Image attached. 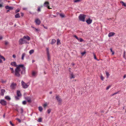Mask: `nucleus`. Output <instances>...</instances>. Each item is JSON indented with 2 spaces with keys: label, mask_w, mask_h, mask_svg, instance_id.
<instances>
[{
  "label": "nucleus",
  "mask_w": 126,
  "mask_h": 126,
  "mask_svg": "<svg viewBox=\"0 0 126 126\" xmlns=\"http://www.w3.org/2000/svg\"><path fill=\"white\" fill-rule=\"evenodd\" d=\"M25 67L23 64H20L17 66L15 70V75L18 77L20 76V72L21 74H24L25 72Z\"/></svg>",
  "instance_id": "obj_1"
},
{
  "label": "nucleus",
  "mask_w": 126,
  "mask_h": 126,
  "mask_svg": "<svg viewBox=\"0 0 126 126\" xmlns=\"http://www.w3.org/2000/svg\"><path fill=\"white\" fill-rule=\"evenodd\" d=\"M19 44L21 45L25 43L29 44L26 40L25 39H24V37L22 38L19 41Z\"/></svg>",
  "instance_id": "obj_2"
},
{
  "label": "nucleus",
  "mask_w": 126,
  "mask_h": 126,
  "mask_svg": "<svg viewBox=\"0 0 126 126\" xmlns=\"http://www.w3.org/2000/svg\"><path fill=\"white\" fill-rule=\"evenodd\" d=\"M86 16L84 14H80L79 16V19L81 21L84 22Z\"/></svg>",
  "instance_id": "obj_3"
},
{
  "label": "nucleus",
  "mask_w": 126,
  "mask_h": 126,
  "mask_svg": "<svg viewBox=\"0 0 126 126\" xmlns=\"http://www.w3.org/2000/svg\"><path fill=\"white\" fill-rule=\"evenodd\" d=\"M21 83L23 88H26L28 87V85H27L26 83H25L23 81H22Z\"/></svg>",
  "instance_id": "obj_4"
},
{
  "label": "nucleus",
  "mask_w": 126,
  "mask_h": 126,
  "mask_svg": "<svg viewBox=\"0 0 126 126\" xmlns=\"http://www.w3.org/2000/svg\"><path fill=\"white\" fill-rule=\"evenodd\" d=\"M35 22L36 24L37 25H39L41 23L40 20L38 18H37L35 19Z\"/></svg>",
  "instance_id": "obj_5"
},
{
  "label": "nucleus",
  "mask_w": 126,
  "mask_h": 126,
  "mask_svg": "<svg viewBox=\"0 0 126 126\" xmlns=\"http://www.w3.org/2000/svg\"><path fill=\"white\" fill-rule=\"evenodd\" d=\"M49 3L47 1H46L44 3V6L46 7H47V8L49 9H51V8H50L49 7Z\"/></svg>",
  "instance_id": "obj_6"
},
{
  "label": "nucleus",
  "mask_w": 126,
  "mask_h": 126,
  "mask_svg": "<svg viewBox=\"0 0 126 126\" xmlns=\"http://www.w3.org/2000/svg\"><path fill=\"white\" fill-rule=\"evenodd\" d=\"M16 83H12L10 86V87L12 89H14L16 88Z\"/></svg>",
  "instance_id": "obj_7"
},
{
  "label": "nucleus",
  "mask_w": 126,
  "mask_h": 126,
  "mask_svg": "<svg viewBox=\"0 0 126 126\" xmlns=\"http://www.w3.org/2000/svg\"><path fill=\"white\" fill-rule=\"evenodd\" d=\"M0 103L2 105H5L7 104L6 102L4 100H1L0 102Z\"/></svg>",
  "instance_id": "obj_8"
},
{
  "label": "nucleus",
  "mask_w": 126,
  "mask_h": 126,
  "mask_svg": "<svg viewBox=\"0 0 126 126\" xmlns=\"http://www.w3.org/2000/svg\"><path fill=\"white\" fill-rule=\"evenodd\" d=\"M92 20L90 18H89L86 21V22L88 24H90L92 23Z\"/></svg>",
  "instance_id": "obj_9"
},
{
  "label": "nucleus",
  "mask_w": 126,
  "mask_h": 126,
  "mask_svg": "<svg viewBox=\"0 0 126 126\" xmlns=\"http://www.w3.org/2000/svg\"><path fill=\"white\" fill-rule=\"evenodd\" d=\"M5 92V90L3 89H1V92L0 93V95L2 96H3Z\"/></svg>",
  "instance_id": "obj_10"
},
{
  "label": "nucleus",
  "mask_w": 126,
  "mask_h": 126,
  "mask_svg": "<svg viewBox=\"0 0 126 126\" xmlns=\"http://www.w3.org/2000/svg\"><path fill=\"white\" fill-rule=\"evenodd\" d=\"M56 99L58 101L59 103H61L62 101V99L60 98L58 96H56Z\"/></svg>",
  "instance_id": "obj_11"
},
{
  "label": "nucleus",
  "mask_w": 126,
  "mask_h": 126,
  "mask_svg": "<svg viewBox=\"0 0 126 126\" xmlns=\"http://www.w3.org/2000/svg\"><path fill=\"white\" fill-rule=\"evenodd\" d=\"M24 39H25L27 41H29L30 39V38L28 36H24Z\"/></svg>",
  "instance_id": "obj_12"
},
{
  "label": "nucleus",
  "mask_w": 126,
  "mask_h": 126,
  "mask_svg": "<svg viewBox=\"0 0 126 126\" xmlns=\"http://www.w3.org/2000/svg\"><path fill=\"white\" fill-rule=\"evenodd\" d=\"M115 33L113 32H110L108 34V36L109 37H111L113 36Z\"/></svg>",
  "instance_id": "obj_13"
},
{
  "label": "nucleus",
  "mask_w": 126,
  "mask_h": 126,
  "mask_svg": "<svg viewBox=\"0 0 126 126\" xmlns=\"http://www.w3.org/2000/svg\"><path fill=\"white\" fill-rule=\"evenodd\" d=\"M37 73L36 72L33 71L32 73V76L33 77H35L37 75Z\"/></svg>",
  "instance_id": "obj_14"
},
{
  "label": "nucleus",
  "mask_w": 126,
  "mask_h": 126,
  "mask_svg": "<svg viewBox=\"0 0 126 126\" xmlns=\"http://www.w3.org/2000/svg\"><path fill=\"white\" fill-rule=\"evenodd\" d=\"M11 65H12V66H15V67H17V66H18V65H17L16 62H12L11 63Z\"/></svg>",
  "instance_id": "obj_15"
},
{
  "label": "nucleus",
  "mask_w": 126,
  "mask_h": 126,
  "mask_svg": "<svg viewBox=\"0 0 126 126\" xmlns=\"http://www.w3.org/2000/svg\"><path fill=\"white\" fill-rule=\"evenodd\" d=\"M25 99L27 100V101L29 102H31V99L29 97H26L25 98Z\"/></svg>",
  "instance_id": "obj_16"
},
{
  "label": "nucleus",
  "mask_w": 126,
  "mask_h": 126,
  "mask_svg": "<svg viewBox=\"0 0 126 126\" xmlns=\"http://www.w3.org/2000/svg\"><path fill=\"white\" fill-rule=\"evenodd\" d=\"M5 8L6 9H9V10H12L13 9V8L9 6H7L5 7Z\"/></svg>",
  "instance_id": "obj_17"
},
{
  "label": "nucleus",
  "mask_w": 126,
  "mask_h": 126,
  "mask_svg": "<svg viewBox=\"0 0 126 126\" xmlns=\"http://www.w3.org/2000/svg\"><path fill=\"white\" fill-rule=\"evenodd\" d=\"M17 95L18 96L21 97V94L20 92L19 91H17Z\"/></svg>",
  "instance_id": "obj_18"
},
{
  "label": "nucleus",
  "mask_w": 126,
  "mask_h": 126,
  "mask_svg": "<svg viewBox=\"0 0 126 126\" xmlns=\"http://www.w3.org/2000/svg\"><path fill=\"white\" fill-rule=\"evenodd\" d=\"M70 76L71 79L74 78H75V76L73 73H71Z\"/></svg>",
  "instance_id": "obj_19"
},
{
  "label": "nucleus",
  "mask_w": 126,
  "mask_h": 126,
  "mask_svg": "<svg viewBox=\"0 0 126 126\" xmlns=\"http://www.w3.org/2000/svg\"><path fill=\"white\" fill-rule=\"evenodd\" d=\"M47 60L48 61H49L50 60V57L49 53L47 54Z\"/></svg>",
  "instance_id": "obj_20"
},
{
  "label": "nucleus",
  "mask_w": 126,
  "mask_h": 126,
  "mask_svg": "<svg viewBox=\"0 0 126 126\" xmlns=\"http://www.w3.org/2000/svg\"><path fill=\"white\" fill-rule=\"evenodd\" d=\"M56 42V40L54 39H52V40L51 42V44H53L54 43H55Z\"/></svg>",
  "instance_id": "obj_21"
},
{
  "label": "nucleus",
  "mask_w": 126,
  "mask_h": 126,
  "mask_svg": "<svg viewBox=\"0 0 126 126\" xmlns=\"http://www.w3.org/2000/svg\"><path fill=\"white\" fill-rule=\"evenodd\" d=\"M106 73L107 76V79L109 77L110 75V74H109V73L107 71L106 72Z\"/></svg>",
  "instance_id": "obj_22"
},
{
  "label": "nucleus",
  "mask_w": 126,
  "mask_h": 126,
  "mask_svg": "<svg viewBox=\"0 0 126 126\" xmlns=\"http://www.w3.org/2000/svg\"><path fill=\"white\" fill-rule=\"evenodd\" d=\"M26 55V54L25 53H23L22 54V56L21 59L22 60L24 59V57Z\"/></svg>",
  "instance_id": "obj_23"
},
{
  "label": "nucleus",
  "mask_w": 126,
  "mask_h": 126,
  "mask_svg": "<svg viewBox=\"0 0 126 126\" xmlns=\"http://www.w3.org/2000/svg\"><path fill=\"white\" fill-rule=\"evenodd\" d=\"M120 3L122 4V5L124 6L125 7L126 6V4L125 3H124L123 1H121L120 2Z\"/></svg>",
  "instance_id": "obj_24"
},
{
  "label": "nucleus",
  "mask_w": 126,
  "mask_h": 126,
  "mask_svg": "<svg viewBox=\"0 0 126 126\" xmlns=\"http://www.w3.org/2000/svg\"><path fill=\"white\" fill-rule=\"evenodd\" d=\"M5 98L8 100H10L11 99L10 97L8 96H6L5 97Z\"/></svg>",
  "instance_id": "obj_25"
},
{
  "label": "nucleus",
  "mask_w": 126,
  "mask_h": 126,
  "mask_svg": "<svg viewBox=\"0 0 126 126\" xmlns=\"http://www.w3.org/2000/svg\"><path fill=\"white\" fill-rule=\"evenodd\" d=\"M10 69L11 71V73H14L15 72L13 68L10 67Z\"/></svg>",
  "instance_id": "obj_26"
},
{
  "label": "nucleus",
  "mask_w": 126,
  "mask_h": 126,
  "mask_svg": "<svg viewBox=\"0 0 126 126\" xmlns=\"http://www.w3.org/2000/svg\"><path fill=\"white\" fill-rule=\"evenodd\" d=\"M20 17L19 14V13L17 14H16L15 16V17L16 18H19Z\"/></svg>",
  "instance_id": "obj_27"
},
{
  "label": "nucleus",
  "mask_w": 126,
  "mask_h": 126,
  "mask_svg": "<svg viewBox=\"0 0 126 126\" xmlns=\"http://www.w3.org/2000/svg\"><path fill=\"white\" fill-rule=\"evenodd\" d=\"M60 16L62 18L64 17L65 16L64 15V14L63 13L60 14Z\"/></svg>",
  "instance_id": "obj_28"
},
{
  "label": "nucleus",
  "mask_w": 126,
  "mask_h": 126,
  "mask_svg": "<svg viewBox=\"0 0 126 126\" xmlns=\"http://www.w3.org/2000/svg\"><path fill=\"white\" fill-rule=\"evenodd\" d=\"M34 52V50L33 49L31 50L29 52V53L30 54H32Z\"/></svg>",
  "instance_id": "obj_29"
},
{
  "label": "nucleus",
  "mask_w": 126,
  "mask_h": 126,
  "mask_svg": "<svg viewBox=\"0 0 126 126\" xmlns=\"http://www.w3.org/2000/svg\"><path fill=\"white\" fill-rule=\"evenodd\" d=\"M57 45H59L61 44V42H60V41L59 39H58L57 40Z\"/></svg>",
  "instance_id": "obj_30"
},
{
  "label": "nucleus",
  "mask_w": 126,
  "mask_h": 126,
  "mask_svg": "<svg viewBox=\"0 0 126 126\" xmlns=\"http://www.w3.org/2000/svg\"><path fill=\"white\" fill-rule=\"evenodd\" d=\"M0 58H1L3 59L4 61H5V58L3 56H2L0 54Z\"/></svg>",
  "instance_id": "obj_31"
},
{
  "label": "nucleus",
  "mask_w": 126,
  "mask_h": 126,
  "mask_svg": "<svg viewBox=\"0 0 126 126\" xmlns=\"http://www.w3.org/2000/svg\"><path fill=\"white\" fill-rule=\"evenodd\" d=\"M39 110L41 112L42 110L43 109L41 107H39Z\"/></svg>",
  "instance_id": "obj_32"
},
{
  "label": "nucleus",
  "mask_w": 126,
  "mask_h": 126,
  "mask_svg": "<svg viewBox=\"0 0 126 126\" xmlns=\"http://www.w3.org/2000/svg\"><path fill=\"white\" fill-rule=\"evenodd\" d=\"M19 97H20V96H18L17 95V96H15V98L16 100H18L19 99Z\"/></svg>",
  "instance_id": "obj_33"
},
{
  "label": "nucleus",
  "mask_w": 126,
  "mask_h": 126,
  "mask_svg": "<svg viewBox=\"0 0 126 126\" xmlns=\"http://www.w3.org/2000/svg\"><path fill=\"white\" fill-rule=\"evenodd\" d=\"M38 121L39 122H41L42 121V118H39Z\"/></svg>",
  "instance_id": "obj_34"
},
{
  "label": "nucleus",
  "mask_w": 126,
  "mask_h": 126,
  "mask_svg": "<svg viewBox=\"0 0 126 126\" xmlns=\"http://www.w3.org/2000/svg\"><path fill=\"white\" fill-rule=\"evenodd\" d=\"M123 57L124 58H125V57H126V51H124V55H123Z\"/></svg>",
  "instance_id": "obj_35"
},
{
  "label": "nucleus",
  "mask_w": 126,
  "mask_h": 126,
  "mask_svg": "<svg viewBox=\"0 0 126 126\" xmlns=\"http://www.w3.org/2000/svg\"><path fill=\"white\" fill-rule=\"evenodd\" d=\"M110 50L112 52V54L113 55L114 54V52L112 50V49L111 48H110Z\"/></svg>",
  "instance_id": "obj_36"
},
{
  "label": "nucleus",
  "mask_w": 126,
  "mask_h": 126,
  "mask_svg": "<svg viewBox=\"0 0 126 126\" xmlns=\"http://www.w3.org/2000/svg\"><path fill=\"white\" fill-rule=\"evenodd\" d=\"M100 78L101 80L103 81L104 80V77L102 76V75H101L100 77Z\"/></svg>",
  "instance_id": "obj_37"
},
{
  "label": "nucleus",
  "mask_w": 126,
  "mask_h": 126,
  "mask_svg": "<svg viewBox=\"0 0 126 126\" xmlns=\"http://www.w3.org/2000/svg\"><path fill=\"white\" fill-rule=\"evenodd\" d=\"M86 52L85 51H84L83 52L81 53V54L82 56H83L86 53Z\"/></svg>",
  "instance_id": "obj_38"
},
{
  "label": "nucleus",
  "mask_w": 126,
  "mask_h": 126,
  "mask_svg": "<svg viewBox=\"0 0 126 126\" xmlns=\"http://www.w3.org/2000/svg\"><path fill=\"white\" fill-rule=\"evenodd\" d=\"M93 55H94V58L96 60H97V58L96 57V56H95V54L94 53H93Z\"/></svg>",
  "instance_id": "obj_39"
},
{
  "label": "nucleus",
  "mask_w": 126,
  "mask_h": 126,
  "mask_svg": "<svg viewBox=\"0 0 126 126\" xmlns=\"http://www.w3.org/2000/svg\"><path fill=\"white\" fill-rule=\"evenodd\" d=\"M47 103H45L43 105V106L44 108H45L47 106Z\"/></svg>",
  "instance_id": "obj_40"
},
{
  "label": "nucleus",
  "mask_w": 126,
  "mask_h": 126,
  "mask_svg": "<svg viewBox=\"0 0 126 126\" xmlns=\"http://www.w3.org/2000/svg\"><path fill=\"white\" fill-rule=\"evenodd\" d=\"M80 0H75L74 2H78L80 1Z\"/></svg>",
  "instance_id": "obj_41"
},
{
  "label": "nucleus",
  "mask_w": 126,
  "mask_h": 126,
  "mask_svg": "<svg viewBox=\"0 0 126 126\" xmlns=\"http://www.w3.org/2000/svg\"><path fill=\"white\" fill-rule=\"evenodd\" d=\"M47 54L49 53V49L48 48H47Z\"/></svg>",
  "instance_id": "obj_42"
},
{
  "label": "nucleus",
  "mask_w": 126,
  "mask_h": 126,
  "mask_svg": "<svg viewBox=\"0 0 126 126\" xmlns=\"http://www.w3.org/2000/svg\"><path fill=\"white\" fill-rule=\"evenodd\" d=\"M79 40L80 42H82L83 41V40L82 39L80 38H79Z\"/></svg>",
  "instance_id": "obj_43"
},
{
  "label": "nucleus",
  "mask_w": 126,
  "mask_h": 126,
  "mask_svg": "<svg viewBox=\"0 0 126 126\" xmlns=\"http://www.w3.org/2000/svg\"><path fill=\"white\" fill-rule=\"evenodd\" d=\"M51 111V110L50 109H49L48 110H47V112L48 113H49Z\"/></svg>",
  "instance_id": "obj_44"
},
{
  "label": "nucleus",
  "mask_w": 126,
  "mask_h": 126,
  "mask_svg": "<svg viewBox=\"0 0 126 126\" xmlns=\"http://www.w3.org/2000/svg\"><path fill=\"white\" fill-rule=\"evenodd\" d=\"M110 87H111L110 86V85L109 86H108V87H107L106 89V90H108L109 89V88Z\"/></svg>",
  "instance_id": "obj_45"
},
{
  "label": "nucleus",
  "mask_w": 126,
  "mask_h": 126,
  "mask_svg": "<svg viewBox=\"0 0 126 126\" xmlns=\"http://www.w3.org/2000/svg\"><path fill=\"white\" fill-rule=\"evenodd\" d=\"M37 11L39 12L41 11V9L40 7H38V8Z\"/></svg>",
  "instance_id": "obj_46"
},
{
  "label": "nucleus",
  "mask_w": 126,
  "mask_h": 126,
  "mask_svg": "<svg viewBox=\"0 0 126 126\" xmlns=\"http://www.w3.org/2000/svg\"><path fill=\"white\" fill-rule=\"evenodd\" d=\"M10 123L12 126H14V125L12 123V122L11 121L10 122Z\"/></svg>",
  "instance_id": "obj_47"
},
{
  "label": "nucleus",
  "mask_w": 126,
  "mask_h": 126,
  "mask_svg": "<svg viewBox=\"0 0 126 126\" xmlns=\"http://www.w3.org/2000/svg\"><path fill=\"white\" fill-rule=\"evenodd\" d=\"M5 44L6 45H8V42L6 41H5Z\"/></svg>",
  "instance_id": "obj_48"
},
{
  "label": "nucleus",
  "mask_w": 126,
  "mask_h": 126,
  "mask_svg": "<svg viewBox=\"0 0 126 126\" xmlns=\"http://www.w3.org/2000/svg\"><path fill=\"white\" fill-rule=\"evenodd\" d=\"M22 104L23 105H25L26 104V101H24L22 102Z\"/></svg>",
  "instance_id": "obj_49"
},
{
  "label": "nucleus",
  "mask_w": 126,
  "mask_h": 126,
  "mask_svg": "<svg viewBox=\"0 0 126 126\" xmlns=\"http://www.w3.org/2000/svg\"><path fill=\"white\" fill-rule=\"evenodd\" d=\"M74 37L78 40H79V38L76 35H74Z\"/></svg>",
  "instance_id": "obj_50"
},
{
  "label": "nucleus",
  "mask_w": 126,
  "mask_h": 126,
  "mask_svg": "<svg viewBox=\"0 0 126 126\" xmlns=\"http://www.w3.org/2000/svg\"><path fill=\"white\" fill-rule=\"evenodd\" d=\"M16 120H18V121L19 123L21 122V120H20V119H18V118H16Z\"/></svg>",
  "instance_id": "obj_51"
},
{
  "label": "nucleus",
  "mask_w": 126,
  "mask_h": 126,
  "mask_svg": "<svg viewBox=\"0 0 126 126\" xmlns=\"http://www.w3.org/2000/svg\"><path fill=\"white\" fill-rule=\"evenodd\" d=\"M21 111V113H22L23 112V110L22 108H21L20 109Z\"/></svg>",
  "instance_id": "obj_52"
},
{
  "label": "nucleus",
  "mask_w": 126,
  "mask_h": 126,
  "mask_svg": "<svg viewBox=\"0 0 126 126\" xmlns=\"http://www.w3.org/2000/svg\"><path fill=\"white\" fill-rule=\"evenodd\" d=\"M13 58H15L16 57V56H15V55L14 54V55H13Z\"/></svg>",
  "instance_id": "obj_53"
},
{
  "label": "nucleus",
  "mask_w": 126,
  "mask_h": 126,
  "mask_svg": "<svg viewBox=\"0 0 126 126\" xmlns=\"http://www.w3.org/2000/svg\"><path fill=\"white\" fill-rule=\"evenodd\" d=\"M19 11V9H17L16 10V13L18 12Z\"/></svg>",
  "instance_id": "obj_54"
},
{
  "label": "nucleus",
  "mask_w": 126,
  "mask_h": 126,
  "mask_svg": "<svg viewBox=\"0 0 126 126\" xmlns=\"http://www.w3.org/2000/svg\"><path fill=\"white\" fill-rule=\"evenodd\" d=\"M36 31H39V30L38 29H35Z\"/></svg>",
  "instance_id": "obj_55"
},
{
  "label": "nucleus",
  "mask_w": 126,
  "mask_h": 126,
  "mask_svg": "<svg viewBox=\"0 0 126 126\" xmlns=\"http://www.w3.org/2000/svg\"><path fill=\"white\" fill-rule=\"evenodd\" d=\"M2 39V37L1 36H0V40Z\"/></svg>",
  "instance_id": "obj_56"
},
{
  "label": "nucleus",
  "mask_w": 126,
  "mask_h": 126,
  "mask_svg": "<svg viewBox=\"0 0 126 126\" xmlns=\"http://www.w3.org/2000/svg\"><path fill=\"white\" fill-rule=\"evenodd\" d=\"M2 82L3 83H4L6 82V81L3 80L2 81Z\"/></svg>",
  "instance_id": "obj_57"
},
{
  "label": "nucleus",
  "mask_w": 126,
  "mask_h": 126,
  "mask_svg": "<svg viewBox=\"0 0 126 126\" xmlns=\"http://www.w3.org/2000/svg\"><path fill=\"white\" fill-rule=\"evenodd\" d=\"M21 15L22 16H23L24 15V14L23 13H21Z\"/></svg>",
  "instance_id": "obj_58"
},
{
  "label": "nucleus",
  "mask_w": 126,
  "mask_h": 126,
  "mask_svg": "<svg viewBox=\"0 0 126 126\" xmlns=\"http://www.w3.org/2000/svg\"><path fill=\"white\" fill-rule=\"evenodd\" d=\"M2 6V5L0 4V7H1Z\"/></svg>",
  "instance_id": "obj_59"
},
{
  "label": "nucleus",
  "mask_w": 126,
  "mask_h": 126,
  "mask_svg": "<svg viewBox=\"0 0 126 126\" xmlns=\"http://www.w3.org/2000/svg\"><path fill=\"white\" fill-rule=\"evenodd\" d=\"M2 62V61L1 60V59H0V63H1Z\"/></svg>",
  "instance_id": "obj_60"
},
{
  "label": "nucleus",
  "mask_w": 126,
  "mask_h": 126,
  "mask_svg": "<svg viewBox=\"0 0 126 126\" xmlns=\"http://www.w3.org/2000/svg\"><path fill=\"white\" fill-rule=\"evenodd\" d=\"M44 28H45V29H47V27H45V26H44Z\"/></svg>",
  "instance_id": "obj_61"
},
{
  "label": "nucleus",
  "mask_w": 126,
  "mask_h": 126,
  "mask_svg": "<svg viewBox=\"0 0 126 126\" xmlns=\"http://www.w3.org/2000/svg\"><path fill=\"white\" fill-rule=\"evenodd\" d=\"M126 77V75H125L123 77L124 78H125Z\"/></svg>",
  "instance_id": "obj_62"
},
{
  "label": "nucleus",
  "mask_w": 126,
  "mask_h": 126,
  "mask_svg": "<svg viewBox=\"0 0 126 126\" xmlns=\"http://www.w3.org/2000/svg\"><path fill=\"white\" fill-rule=\"evenodd\" d=\"M117 93H114V94L112 95H115V94H116Z\"/></svg>",
  "instance_id": "obj_63"
},
{
  "label": "nucleus",
  "mask_w": 126,
  "mask_h": 126,
  "mask_svg": "<svg viewBox=\"0 0 126 126\" xmlns=\"http://www.w3.org/2000/svg\"><path fill=\"white\" fill-rule=\"evenodd\" d=\"M5 114H4L3 115V117L4 118L5 117Z\"/></svg>",
  "instance_id": "obj_64"
}]
</instances>
